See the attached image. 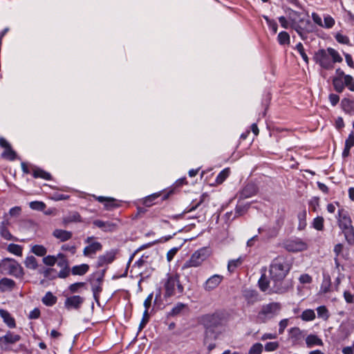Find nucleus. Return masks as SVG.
Wrapping results in <instances>:
<instances>
[{"mask_svg": "<svg viewBox=\"0 0 354 354\" xmlns=\"http://www.w3.org/2000/svg\"><path fill=\"white\" fill-rule=\"evenodd\" d=\"M290 268V263L284 257L275 258L270 266V279L263 274L258 281L260 290L270 294H283L288 292L292 285L290 281L285 280V277Z\"/></svg>", "mask_w": 354, "mask_h": 354, "instance_id": "obj_1", "label": "nucleus"}, {"mask_svg": "<svg viewBox=\"0 0 354 354\" xmlns=\"http://www.w3.org/2000/svg\"><path fill=\"white\" fill-rule=\"evenodd\" d=\"M314 59L321 67L327 70L333 68V63H340L343 60L339 53L332 48L319 50L315 53Z\"/></svg>", "mask_w": 354, "mask_h": 354, "instance_id": "obj_2", "label": "nucleus"}, {"mask_svg": "<svg viewBox=\"0 0 354 354\" xmlns=\"http://www.w3.org/2000/svg\"><path fill=\"white\" fill-rule=\"evenodd\" d=\"M281 309V305L279 302H272L263 305L257 316V321L259 323H266L269 319L277 316Z\"/></svg>", "mask_w": 354, "mask_h": 354, "instance_id": "obj_3", "label": "nucleus"}, {"mask_svg": "<svg viewBox=\"0 0 354 354\" xmlns=\"http://www.w3.org/2000/svg\"><path fill=\"white\" fill-rule=\"evenodd\" d=\"M165 297L180 295L184 291L183 285L180 283L179 276L177 274L169 275L165 283Z\"/></svg>", "mask_w": 354, "mask_h": 354, "instance_id": "obj_4", "label": "nucleus"}, {"mask_svg": "<svg viewBox=\"0 0 354 354\" xmlns=\"http://www.w3.org/2000/svg\"><path fill=\"white\" fill-rule=\"evenodd\" d=\"M0 273L10 274L16 277L24 275L23 268L15 260L5 259L0 263Z\"/></svg>", "mask_w": 354, "mask_h": 354, "instance_id": "obj_5", "label": "nucleus"}, {"mask_svg": "<svg viewBox=\"0 0 354 354\" xmlns=\"http://www.w3.org/2000/svg\"><path fill=\"white\" fill-rule=\"evenodd\" d=\"M210 255V251L207 248H203L193 253L189 260L185 262L182 269L196 268L200 266Z\"/></svg>", "mask_w": 354, "mask_h": 354, "instance_id": "obj_6", "label": "nucleus"}, {"mask_svg": "<svg viewBox=\"0 0 354 354\" xmlns=\"http://www.w3.org/2000/svg\"><path fill=\"white\" fill-rule=\"evenodd\" d=\"M202 322L206 329L214 330L222 325L223 317L218 313L205 315L202 317Z\"/></svg>", "mask_w": 354, "mask_h": 354, "instance_id": "obj_7", "label": "nucleus"}, {"mask_svg": "<svg viewBox=\"0 0 354 354\" xmlns=\"http://www.w3.org/2000/svg\"><path fill=\"white\" fill-rule=\"evenodd\" d=\"M20 339L21 336L19 335L8 331L5 335L0 337V348L3 350L8 351L9 344H15Z\"/></svg>", "mask_w": 354, "mask_h": 354, "instance_id": "obj_8", "label": "nucleus"}, {"mask_svg": "<svg viewBox=\"0 0 354 354\" xmlns=\"http://www.w3.org/2000/svg\"><path fill=\"white\" fill-rule=\"evenodd\" d=\"M84 301V298L79 295L68 297L64 301V306L68 310H79Z\"/></svg>", "mask_w": 354, "mask_h": 354, "instance_id": "obj_9", "label": "nucleus"}, {"mask_svg": "<svg viewBox=\"0 0 354 354\" xmlns=\"http://www.w3.org/2000/svg\"><path fill=\"white\" fill-rule=\"evenodd\" d=\"M285 248L290 252H300L304 251L307 248V245L305 242L299 239L288 241L285 243Z\"/></svg>", "mask_w": 354, "mask_h": 354, "instance_id": "obj_10", "label": "nucleus"}, {"mask_svg": "<svg viewBox=\"0 0 354 354\" xmlns=\"http://www.w3.org/2000/svg\"><path fill=\"white\" fill-rule=\"evenodd\" d=\"M242 296L248 306L254 305L260 301L259 294L256 290L245 288L242 290Z\"/></svg>", "mask_w": 354, "mask_h": 354, "instance_id": "obj_11", "label": "nucleus"}, {"mask_svg": "<svg viewBox=\"0 0 354 354\" xmlns=\"http://www.w3.org/2000/svg\"><path fill=\"white\" fill-rule=\"evenodd\" d=\"M305 335V332L298 327H293L289 330V339L293 345L300 344Z\"/></svg>", "mask_w": 354, "mask_h": 354, "instance_id": "obj_12", "label": "nucleus"}, {"mask_svg": "<svg viewBox=\"0 0 354 354\" xmlns=\"http://www.w3.org/2000/svg\"><path fill=\"white\" fill-rule=\"evenodd\" d=\"M223 279V277L220 274H214L207 279L204 284V288L205 290L211 291L215 289L221 283Z\"/></svg>", "mask_w": 354, "mask_h": 354, "instance_id": "obj_13", "label": "nucleus"}, {"mask_svg": "<svg viewBox=\"0 0 354 354\" xmlns=\"http://www.w3.org/2000/svg\"><path fill=\"white\" fill-rule=\"evenodd\" d=\"M93 225L96 227L102 229L104 232H113L117 229V224L109 222V221H103L101 220H95L93 221Z\"/></svg>", "mask_w": 354, "mask_h": 354, "instance_id": "obj_14", "label": "nucleus"}, {"mask_svg": "<svg viewBox=\"0 0 354 354\" xmlns=\"http://www.w3.org/2000/svg\"><path fill=\"white\" fill-rule=\"evenodd\" d=\"M291 27L295 28L296 31L301 35L304 37L306 32H313L315 29V24H303L305 26L302 27L299 24H291Z\"/></svg>", "mask_w": 354, "mask_h": 354, "instance_id": "obj_15", "label": "nucleus"}, {"mask_svg": "<svg viewBox=\"0 0 354 354\" xmlns=\"http://www.w3.org/2000/svg\"><path fill=\"white\" fill-rule=\"evenodd\" d=\"M115 259V252L113 251L108 252L98 257L97 266L102 267L106 264L111 263Z\"/></svg>", "mask_w": 354, "mask_h": 354, "instance_id": "obj_16", "label": "nucleus"}, {"mask_svg": "<svg viewBox=\"0 0 354 354\" xmlns=\"http://www.w3.org/2000/svg\"><path fill=\"white\" fill-rule=\"evenodd\" d=\"M102 248V245L100 242H93L84 248L83 254L86 257H91L97 251H100Z\"/></svg>", "mask_w": 354, "mask_h": 354, "instance_id": "obj_17", "label": "nucleus"}, {"mask_svg": "<svg viewBox=\"0 0 354 354\" xmlns=\"http://www.w3.org/2000/svg\"><path fill=\"white\" fill-rule=\"evenodd\" d=\"M257 187L253 184H248L246 185L240 194V198L241 199H245L247 198H250L257 193Z\"/></svg>", "mask_w": 354, "mask_h": 354, "instance_id": "obj_18", "label": "nucleus"}, {"mask_svg": "<svg viewBox=\"0 0 354 354\" xmlns=\"http://www.w3.org/2000/svg\"><path fill=\"white\" fill-rule=\"evenodd\" d=\"M53 236L59 239L61 241H66L71 239L73 234L70 231H66L60 229H56L53 232Z\"/></svg>", "mask_w": 354, "mask_h": 354, "instance_id": "obj_19", "label": "nucleus"}, {"mask_svg": "<svg viewBox=\"0 0 354 354\" xmlns=\"http://www.w3.org/2000/svg\"><path fill=\"white\" fill-rule=\"evenodd\" d=\"M82 222L80 214L77 212H70L68 215L63 218V224L67 225L71 223H81Z\"/></svg>", "mask_w": 354, "mask_h": 354, "instance_id": "obj_20", "label": "nucleus"}, {"mask_svg": "<svg viewBox=\"0 0 354 354\" xmlns=\"http://www.w3.org/2000/svg\"><path fill=\"white\" fill-rule=\"evenodd\" d=\"M0 316L9 328H15L16 324L15 319L11 316L8 311L3 309H0Z\"/></svg>", "mask_w": 354, "mask_h": 354, "instance_id": "obj_21", "label": "nucleus"}, {"mask_svg": "<svg viewBox=\"0 0 354 354\" xmlns=\"http://www.w3.org/2000/svg\"><path fill=\"white\" fill-rule=\"evenodd\" d=\"M354 146V131H352L345 141V147L342 152V156L346 158L350 154V149Z\"/></svg>", "mask_w": 354, "mask_h": 354, "instance_id": "obj_22", "label": "nucleus"}, {"mask_svg": "<svg viewBox=\"0 0 354 354\" xmlns=\"http://www.w3.org/2000/svg\"><path fill=\"white\" fill-rule=\"evenodd\" d=\"M341 106L346 113L354 115V101L348 98H344L341 102Z\"/></svg>", "mask_w": 354, "mask_h": 354, "instance_id": "obj_23", "label": "nucleus"}, {"mask_svg": "<svg viewBox=\"0 0 354 354\" xmlns=\"http://www.w3.org/2000/svg\"><path fill=\"white\" fill-rule=\"evenodd\" d=\"M15 286V282L8 278H3L0 280V290L2 292L12 290Z\"/></svg>", "mask_w": 354, "mask_h": 354, "instance_id": "obj_24", "label": "nucleus"}, {"mask_svg": "<svg viewBox=\"0 0 354 354\" xmlns=\"http://www.w3.org/2000/svg\"><path fill=\"white\" fill-rule=\"evenodd\" d=\"M306 343L308 348L313 346H323L322 340L315 335H309L306 338Z\"/></svg>", "mask_w": 354, "mask_h": 354, "instance_id": "obj_25", "label": "nucleus"}, {"mask_svg": "<svg viewBox=\"0 0 354 354\" xmlns=\"http://www.w3.org/2000/svg\"><path fill=\"white\" fill-rule=\"evenodd\" d=\"M218 335L219 333L214 330L206 329L203 343L215 342Z\"/></svg>", "mask_w": 354, "mask_h": 354, "instance_id": "obj_26", "label": "nucleus"}, {"mask_svg": "<svg viewBox=\"0 0 354 354\" xmlns=\"http://www.w3.org/2000/svg\"><path fill=\"white\" fill-rule=\"evenodd\" d=\"M89 269L87 264L83 263L79 266H75L71 269V272L73 275H84Z\"/></svg>", "mask_w": 354, "mask_h": 354, "instance_id": "obj_27", "label": "nucleus"}, {"mask_svg": "<svg viewBox=\"0 0 354 354\" xmlns=\"http://www.w3.org/2000/svg\"><path fill=\"white\" fill-rule=\"evenodd\" d=\"M187 308L185 304L178 303L171 310L169 313L168 315L174 317L183 313L184 310Z\"/></svg>", "mask_w": 354, "mask_h": 354, "instance_id": "obj_28", "label": "nucleus"}, {"mask_svg": "<svg viewBox=\"0 0 354 354\" xmlns=\"http://www.w3.org/2000/svg\"><path fill=\"white\" fill-rule=\"evenodd\" d=\"M339 225L342 230L352 227L353 225L351 218L346 215L342 216L341 219L339 221Z\"/></svg>", "mask_w": 354, "mask_h": 354, "instance_id": "obj_29", "label": "nucleus"}, {"mask_svg": "<svg viewBox=\"0 0 354 354\" xmlns=\"http://www.w3.org/2000/svg\"><path fill=\"white\" fill-rule=\"evenodd\" d=\"M56 301L57 297L54 296L50 292H48L42 299V302L48 306L54 305Z\"/></svg>", "mask_w": 354, "mask_h": 354, "instance_id": "obj_30", "label": "nucleus"}, {"mask_svg": "<svg viewBox=\"0 0 354 354\" xmlns=\"http://www.w3.org/2000/svg\"><path fill=\"white\" fill-rule=\"evenodd\" d=\"M290 22H304V19L301 18V13L292 9L288 10Z\"/></svg>", "mask_w": 354, "mask_h": 354, "instance_id": "obj_31", "label": "nucleus"}, {"mask_svg": "<svg viewBox=\"0 0 354 354\" xmlns=\"http://www.w3.org/2000/svg\"><path fill=\"white\" fill-rule=\"evenodd\" d=\"M101 283H95L94 281L91 282V286H92V291L93 293V297L95 300L97 302L99 300L100 294L102 290Z\"/></svg>", "mask_w": 354, "mask_h": 354, "instance_id": "obj_32", "label": "nucleus"}, {"mask_svg": "<svg viewBox=\"0 0 354 354\" xmlns=\"http://www.w3.org/2000/svg\"><path fill=\"white\" fill-rule=\"evenodd\" d=\"M32 252L39 257H44L47 252L46 248L41 245H35L31 248Z\"/></svg>", "mask_w": 354, "mask_h": 354, "instance_id": "obj_33", "label": "nucleus"}, {"mask_svg": "<svg viewBox=\"0 0 354 354\" xmlns=\"http://www.w3.org/2000/svg\"><path fill=\"white\" fill-rule=\"evenodd\" d=\"M1 236L6 240H15V238L10 234L6 226L3 225V223H1L0 229Z\"/></svg>", "mask_w": 354, "mask_h": 354, "instance_id": "obj_34", "label": "nucleus"}, {"mask_svg": "<svg viewBox=\"0 0 354 354\" xmlns=\"http://www.w3.org/2000/svg\"><path fill=\"white\" fill-rule=\"evenodd\" d=\"M343 232L345 236V239L347 242L351 245L354 243V228L353 227H348L346 230H344Z\"/></svg>", "mask_w": 354, "mask_h": 354, "instance_id": "obj_35", "label": "nucleus"}, {"mask_svg": "<svg viewBox=\"0 0 354 354\" xmlns=\"http://www.w3.org/2000/svg\"><path fill=\"white\" fill-rule=\"evenodd\" d=\"M343 232L345 236V239L347 242L351 245L354 243V228L353 227H348L346 230H344Z\"/></svg>", "mask_w": 354, "mask_h": 354, "instance_id": "obj_36", "label": "nucleus"}, {"mask_svg": "<svg viewBox=\"0 0 354 354\" xmlns=\"http://www.w3.org/2000/svg\"><path fill=\"white\" fill-rule=\"evenodd\" d=\"M25 266L26 268L32 270H35L37 268V262L35 257L30 256L28 257L25 261H24Z\"/></svg>", "mask_w": 354, "mask_h": 354, "instance_id": "obj_37", "label": "nucleus"}, {"mask_svg": "<svg viewBox=\"0 0 354 354\" xmlns=\"http://www.w3.org/2000/svg\"><path fill=\"white\" fill-rule=\"evenodd\" d=\"M333 84L335 90L337 93L343 92L344 89V84L341 77H335L333 80Z\"/></svg>", "mask_w": 354, "mask_h": 354, "instance_id": "obj_38", "label": "nucleus"}, {"mask_svg": "<svg viewBox=\"0 0 354 354\" xmlns=\"http://www.w3.org/2000/svg\"><path fill=\"white\" fill-rule=\"evenodd\" d=\"M230 169L225 168L222 170L216 177V182L218 184H221L230 175Z\"/></svg>", "mask_w": 354, "mask_h": 354, "instance_id": "obj_39", "label": "nucleus"}, {"mask_svg": "<svg viewBox=\"0 0 354 354\" xmlns=\"http://www.w3.org/2000/svg\"><path fill=\"white\" fill-rule=\"evenodd\" d=\"M301 318L304 321H312L315 318V313L313 310L307 309L302 313Z\"/></svg>", "mask_w": 354, "mask_h": 354, "instance_id": "obj_40", "label": "nucleus"}, {"mask_svg": "<svg viewBox=\"0 0 354 354\" xmlns=\"http://www.w3.org/2000/svg\"><path fill=\"white\" fill-rule=\"evenodd\" d=\"M33 176L35 178H41L46 180L50 178V174L40 169H35L33 170Z\"/></svg>", "mask_w": 354, "mask_h": 354, "instance_id": "obj_41", "label": "nucleus"}, {"mask_svg": "<svg viewBox=\"0 0 354 354\" xmlns=\"http://www.w3.org/2000/svg\"><path fill=\"white\" fill-rule=\"evenodd\" d=\"M277 39L281 45L288 44L290 43V36L288 33L285 31L279 32Z\"/></svg>", "mask_w": 354, "mask_h": 354, "instance_id": "obj_42", "label": "nucleus"}, {"mask_svg": "<svg viewBox=\"0 0 354 354\" xmlns=\"http://www.w3.org/2000/svg\"><path fill=\"white\" fill-rule=\"evenodd\" d=\"M8 250L17 256L22 255V247L19 245L11 243L8 246Z\"/></svg>", "mask_w": 354, "mask_h": 354, "instance_id": "obj_43", "label": "nucleus"}, {"mask_svg": "<svg viewBox=\"0 0 354 354\" xmlns=\"http://www.w3.org/2000/svg\"><path fill=\"white\" fill-rule=\"evenodd\" d=\"M324 219L322 216H317L314 218L313 226L317 230L322 231L324 230Z\"/></svg>", "mask_w": 354, "mask_h": 354, "instance_id": "obj_44", "label": "nucleus"}, {"mask_svg": "<svg viewBox=\"0 0 354 354\" xmlns=\"http://www.w3.org/2000/svg\"><path fill=\"white\" fill-rule=\"evenodd\" d=\"M317 315L319 317L322 318L324 320H327L329 317L328 310L324 306H319L317 308Z\"/></svg>", "mask_w": 354, "mask_h": 354, "instance_id": "obj_45", "label": "nucleus"}, {"mask_svg": "<svg viewBox=\"0 0 354 354\" xmlns=\"http://www.w3.org/2000/svg\"><path fill=\"white\" fill-rule=\"evenodd\" d=\"M29 205L31 209L38 211H44L46 207V204L41 201H32Z\"/></svg>", "mask_w": 354, "mask_h": 354, "instance_id": "obj_46", "label": "nucleus"}, {"mask_svg": "<svg viewBox=\"0 0 354 354\" xmlns=\"http://www.w3.org/2000/svg\"><path fill=\"white\" fill-rule=\"evenodd\" d=\"M85 286V283L84 282H77L73 283L69 286L68 291L71 294L76 293L80 292V289L83 288Z\"/></svg>", "mask_w": 354, "mask_h": 354, "instance_id": "obj_47", "label": "nucleus"}, {"mask_svg": "<svg viewBox=\"0 0 354 354\" xmlns=\"http://www.w3.org/2000/svg\"><path fill=\"white\" fill-rule=\"evenodd\" d=\"M344 86H346L351 91H354V80L352 76L344 75Z\"/></svg>", "mask_w": 354, "mask_h": 354, "instance_id": "obj_48", "label": "nucleus"}, {"mask_svg": "<svg viewBox=\"0 0 354 354\" xmlns=\"http://www.w3.org/2000/svg\"><path fill=\"white\" fill-rule=\"evenodd\" d=\"M263 348V345L261 343H256L250 348L248 354H261Z\"/></svg>", "mask_w": 354, "mask_h": 354, "instance_id": "obj_49", "label": "nucleus"}, {"mask_svg": "<svg viewBox=\"0 0 354 354\" xmlns=\"http://www.w3.org/2000/svg\"><path fill=\"white\" fill-rule=\"evenodd\" d=\"M242 261L240 258L234 260H231L228 262L227 269L229 272H232L236 268L241 264Z\"/></svg>", "mask_w": 354, "mask_h": 354, "instance_id": "obj_50", "label": "nucleus"}, {"mask_svg": "<svg viewBox=\"0 0 354 354\" xmlns=\"http://www.w3.org/2000/svg\"><path fill=\"white\" fill-rule=\"evenodd\" d=\"M297 50L299 53L304 61L308 64V57L306 53H305L304 46L301 43H299L296 46Z\"/></svg>", "mask_w": 354, "mask_h": 354, "instance_id": "obj_51", "label": "nucleus"}, {"mask_svg": "<svg viewBox=\"0 0 354 354\" xmlns=\"http://www.w3.org/2000/svg\"><path fill=\"white\" fill-rule=\"evenodd\" d=\"M2 156L6 158L13 160L16 158V153L12 149L11 147H10L5 149Z\"/></svg>", "mask_w": 354, "mask_h": 354, "instance_id": "obj_52", "label": "nucleus"}, {"mask_svg": "<svg viewBox=\"0 0 354 354\" xmlns=\"http://www.w3.org/2000/svg\"><path fill=\"white\" fill-rule=\"evenodd\" d=\"M43 262L46 266H53L57 262V258L55 256L48 255L43 258Z\"/></svg>", "mask_w": 354, "mask_h": 354, "instance_id": "obj_53", "label": "nucleus"}, {"mask_svg": "<svg viewBox=\"0 0 354 354\" xmlns=\"http://www.w3.org/2000/svg\"><path fill=\"white\" fill-rule=\"evenodd\" d=\"M335 39L340 44L350 45V40L346 35H343L341 33H337L335 35Z\"/></svg>", "mask_w": 354, "mask_h": 354, "instance_id": "obj_54", "label": "nucleus"}, {"mask_svg": "<svg viewBox=\"0 0 354 354\" xmlns=\"http://www.w3.org/2000/svg\"><path fill=\"white\" fill-rule=\"evenodd\" d=\"M306 212L305 210L298 214V218L299 219V229H304L306 226Z\"/></svg>", "mask_w": 354, "mask_h": 354, "instance_id": "obj_55", "label": "nucleus"}, {"mask_svg": "<svg viewBox=\"0 0 354 354\" xmlns=\"http://www.w3.org/2000/svg\"><path fill=\"white\" fill-rule=\"evenodd\" d=\"M149 313L147 310L144 311L143 317L139 326V330H142L149 321Z\"/></svg>", "mask_w": 354, "mask_h": 354, "instance_id": "obj_56", "label": "nucleus"}, {"mask_svg": "<svg viewBox=\"0 0 354 354\" xmlns=\"http://www.w3.org/2000/svg\"><path fill=\"white\" fill-rule=\"evenodd\" d=\"M21 213V207H19V206L14 207L11 208L9 211V214L13 217L19 216Z\"/></svg>", "mask_w": 354, "mask_h": 354, "instance_id": "obj_57", "label": "nucleus"}, {"mask_svg": "<svg viewBox=\"0 0 354 354\" xmlns=\"http://www.w3.org/2000/svg\"><path fill=\"white\" fill-rule=\"evenodd\" d=\"M279 347V343L274 342H268L265 345V350L266 351H275Z\"/></svg>", "mask_w": 354, "mask_h": 354, "instance_id": "obj_58", "label": "nucleus"}, {"mask_svg": "<svg viewBox=\"0 0 354 354\" xmlns=\"http://www.w3.org/2000/svg\"><path fill=\"white\" fill-rule=\"evenodd\" d=\"M299 279L301 283H310L312 281V277L308 274H301Z\"/></svg>", "mask_w": 354, "mask_h": 354, "instance_id": "obj_59", "label": "nucleus"}, {"mask_svg": "<svg viewBox=\"0 0 354 354\" xmlns=\"http://www.w3.org/2000/svg\"><path fill=\"white\" fill-rule=\"evenodd\" d=\"M62 250L64 251H69L72 254L76 252V247L73 245H70L68 244H64L62 246Z\"/></svg>", "mask_w": 354, "mask_h": 354, "instance_id": "obj_60", "label": "nucleus"}, {"mask_svg": "<svg viewBox=\"0 0 354 354\" xmlns=\"http://www.w3.org/2000/svg\"><path fill=\"white\" fill-rule=\"evenodd\" d=\"M288 324V319H283L280 321L279 322V334H282L284 332L285 328L287 327Z\"/></svg>", "mask_w": 354, "mask_h": 354, "instance_id": "obj_61", "label": "nucleus"}, {"mask_svg": "<svg viewBox=\"0 0 354 354\" xmlns=\"http://www.w3.org/2000/svg\"><path fill=\"white\" fill-rule=\"evenodd\" d=\"M329 100L333 106H336L339 101V95L331 93L329 95Z\"/></svg>", "mask_w": 354, "mask_h": 354, "instance_id": "obj_62", "label": "nucleus"}, {"mask_svg": "<svg viewBox=\"0 0 354 354\" xmlns=\"http://www.w3.org/2000/svg\"><path fill=\"white\" fill-rule=\"evenodd\" d=\"M158 194H153L147 198H146L145 199V201H144V204L147 206V207H149L152 205V202L154 199L157 198L158 197Z\"/></svg>", "mask_w": 354, "mask_h": 354, "instance_id": "obj_63", "label": "nucleus"}, {"mask_svg": "<svg viewBox=\"0 0 354 354\" xmlns=\"http://www.w3.org/2000/svg\"><path fill=\"white\" fill-rule=\"evenodd\" d=\"M40 316V310L38 308H35L32 311H30L29 314V319H37Z\"/></svg>", "mask_w": 354, "mask_h": 354, "instance_id": "obj_64", "label": "nucleus"}]
</instances>
